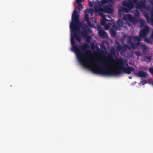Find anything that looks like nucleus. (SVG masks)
Returning <instances> with one entry per match:
<instances>
[{
    "label": "nucleus",
    "instance_id": "obj_1",
    "mask_svg": "<svg viewBox=\"0 0 153 153\" xmlns=\"http://www.w3.org/2000/svg\"><path fill=\"white\" fill-rule=\"evenodd\" d=\"M115 61L119 66L115 70H112L108 68V67L110 66V63L109 61L101 63L100 59H97L96 60L95 66L97 68H92L91 70L95 74L104 75H118L123 73L130 74L132 71L134 70L133 67L129 66L128 63L126 64L127 66L126 68L124 65V62L122 58L117 59Z\"/></svg>",
    "mask_w": 153,
    "mask_h": 153
},
{
    "label": "nucleus",
    "instance_id": "obj_2",
    "mask_svg": "<svg viewBox=\"0 0 153 153\" xmlns=\"http://www.w3.org/2000/svg\"><path fill=\"white\" fill-rule=\"evenodd\" d=\"M78 12L76 9L73 11L72 16V21L70 27L71 30L73 33L74 37L76 40L79 42L81 41L80 35L77 33L78 32L80 33L82 35L86 38V39L90 40V36H88L89 33L91 32V30L86 23L82 24L79 20L80 15L78 13Z\"/></svg>",
    "mask_w": 153,
    "mask_h": 153
},
{
    "label": "nucleus",
    "instance_id": "obj_3",
    "mask_svg": "<svg viewBox=\"0 0 153 153\" xmlns=\"http://www.w3.org/2000/svg\"><path fill=\"white\" fill-rule=\"evenodd\" d=\"M71 34V42L72 47L73 51L76 53V55L79 61L82 64L84 62H90L91 59L88 54L91 53V51L87 50L89 48V46L87 43H85L83 45H79L77 46L75 45V42L73 33Z\"/></svg>",
    "mask_w": 153,
    "mask_h": 153
},
{
    "label": "nucleus",
    "instance_id": "obj_4",
    "mask_svg": "<svg viewBox=\"0 0 153 153\" xmlns=\"http://www.w3.org/2000/svg\"><path fill=\"white\" fill-rule=\"evenodd\" d=\"M134 4L136 5L137 9H144L146 8V0H133Z\"/></svg>",
    "mask_w": 153,
    "mask_h": 153
},
{
    "label": "nucleus",
    "instance_id": "obj_5",
    "mask_svg": "<svg viewBox=\"0 0 153 153\" xmlns=\"http://www.w3.org/2000/svg\"><path fill=\"white\" fill-rule=\"evenodd\" d=\"M117 45L116 46L118 52L120 51L121 53H125L127 48L130 49V47L128 46L126 44H123V46H122L119 42H117Z\"/></svg>",
    "mask_w": 153,
    "mask_h": 153
},
{
    "label": "nucleus",
    "instance_id": "obj_6",
    "mask_svg": "<svg viewBox=\"0 0 153 153\" xmlns=\"http://www.w3.org/2000/svg\"><path fill=\"white\" fill-rule=\"evenodd\" d=\"M149 30V28L147 25H146L144 28L141 29L139 32V36L141 38H145Z\"/></svg>",
    "mask_w": 153,
    "mask_h": 153
},
{
    "label": "nucleus",
    "instance_id": "obj_7",
    "mask_svg": "<svg viewBox=\"0 0 153 153\" xmlns=\"http://www.w3.org/2000/svg\"><path fill=\"white\" fill-rule=\"evenodd\" d=\"M133 0H128L127 1H123L122 4L123 6L127 7L131 10L134 7Z\"/></svg>",
    "mask_w": 153,
    "mask_h": 153
},
{
    "label": "nucleus",
    "instance_id": "obj_8",
    "mask_svg": "<svg viewBox=\"0 0 153 153\" xmlns=\"http://www.w3.org/2000/svg\"><path fill=\"white\" fill-rule=\"evenodd\" d=\"M123 19L124 20H128L134 24H136L138 22V19L136 17H134L131 15L128 14L125 16Z\"/></svg>",
    "mask_w": 153,
    "mask_h": 153
},
{
    "label": "nucleus",
    "instance_id": "obj_9",
    "mask_svg": "<svg viewBox=\"0 0 153 153\" xmlns=\"http://www.w3.org/2000/svg\"><path fill=\"white\" fill-rule=\"evenodd\" d=\"M123 26V21L120 20H118L115 25H114L113 27L116 30H120Z\"/></svg>",
    "mask_w": 153,
    "mask_h": 153
},
{
    "label": "nucleus",
    "instance_id": "obj_10",
    "mask_svg": "<svg viewBox=\"0 0 153 153\" xmlns=\"http://www.w3.org/2000/svg\"><path fill=\"white\" fill-rule=\"evenodd\" d=\"M102 10L103 12L107 13H112L114 10L113 9L110 7L105 6H104L102 9Z\"/></svg>",
    "mask_w": 153,
    "mask_h": 153
},
{
    "label": "nucleus",
    "instance_id": "obj_11",
    "mask_svg": "<svg viewBox=\"0 0 153 153\" xmlns=\"http://www.w3.org/2000/svg\"><path fill=\"white\" fill-rule=\"evenodd\" d=\"M98 33L99 36L102 38H105L108 36L107 33L103 30H99Z\"/></svg>",
    "mask_w": 153,
    "mask_h": 153
},
{
    "label": "nucleus",
    "instance_id": "obj_12",
    "mask_svg": "<svg viewBox=\"0 0 153 153\" xmlns=\"http://www.w3.org/2000/svg\"><path fill=\"white\" fill-rule=\"evenodd\" d=\"M134 74L137 75L140 77H143L144 78L148 76L146 73L141 71L140 70L139 71L138 73H135Z\"/></svg>",
    "mask_w": 153,
    "mask_h": 153
},
{
    "label": "nucleus",
    "instance_id": "obj_13",
    "mask_svg": "<svg viewBox=\"0 0 153 153\" xmlns=\"http://www.w3.org/2000/svg\"><path fill=\"white\" fill-rule=\"evenodd\" d=\"M128 8H127L125 7H122L120 8L118 10V13L119 14H121V13L122 12H129V10H130Z\"/></svg>",
    "mask_w": 153,
    "mask_h": 153
},
{
    "label": "nucleus",
    "instance_id": "obj_14",
    "mask_svg": "<svg viewBox=\"0 0 153 153\" xmlns=\"http://www.w3.org/2000/svg\"><path fill=\"white\" fill-rule=\"evenodd\" d=\"M115 49L113 48H111L110 50V54L108 56L109 58H113V56L115 54Z\"/></svg>",
    "mask_w": 153,
    "mask_h": 153
},
{
    "label": "nucleus",
    "instance_id": "obj_15",
    "mask_svg": "<svg viewBox=\"0 0 153 153\" xmlns=\"http://www.w3.org/2000/svg\"><path fill=\"white\" fill-rule=\"evenodd\" d=\"M114 28H111L110 30V34L112 37H114L116 34V32L115 30H114Z\"/></svg>",
    "mask_w": 153,
    "mask_h": 153
},
{
    "label": "nucleus",
    "instance_id": "obj_16",
    "mask_svg": "<svg viewBox=\"0 0 153 153\" xmlns=\"http://www.w3.org/2000/svg\"><path fill=\"white\" fill-rule=\"evenodd\" d=\"M86 12L89 13L91 15H92L93 13L94 12V10L93 9H87L85 10Z\"/></svg>",
    "mask_w": 153,
    "mask_h": 153
},
{
    "label": "nucleus",
    "instance_id": "obj_17",
    "mask_svg": "<svg viewBox=\"0 0 153 153\" xmlns=\"http://www.w3.org/2000/svg\"><path fill=\"white\" fill-rule=\"evenodd\" d=\"M144 38V40L146 43L151 45L152 44V41L148 38L146 37L145 38Z\"/></svg>",
    "mask_w": 153,
    "mask_h": 153
},
{
    "label": "nucleus",
    "instance_id": "obj_18",
    "mask_svg": "<svg viewBox=\"0 0 153 153\" xmlns=\"http://www.w3.org/2000/svg\"><path fill=\"white\" fill-rule=\"evenodd\" d=\"M107 19L104 17L101 21L100 23L102 25H105L106 24V21H107Z\"/></svg>",
    "mask_w": 153,
    "mask_h": 153
},
{
    "label": "nucleus",
    "instance_id": "obj_19",
    "mask_svg": "<svg viewBox=\"0 0 153 153\" xmlns=\"http://www.w3.org/2000/svg\"><path fill=\"white\" fill-rule=\"evenodd\" d=\"M84 19L85 21H87L89 20V15L88 14L87 12H86L85 10H84Z\"/></svg>",
    "mask_w": 153,
    "mask_h": 153
},
{
    "label": "nucleus",
    "instance_id": "obj_20",
    "mask_svg": "<svg viewBox=\"0 0 153 153\" xmlns=\"http://www.w3.org/2000/svg\"><path fill=\"white\" fill-rule=\"evenodd\" d=\"M135 40L137 41H140L142 40V38L141 37H140L139 36H133Z\"/></svg>",
    "mask_w": 153,
    "mask_h": 153
},
{
    "label": "nucleus",
    "instance_id": "obj_21",
    "mask_svg": "<svg viewBox=\"0 0 153 153\" xmlns=\"http://www.w3.org/2000/svg\"><path fill=\"white\" fill-rule=\"evenodd\" d=\"M128 39L127 42L129 44H131L132 42L133 37L131 36H128Z\"/></svg>",
    "mask_w": 153,
    "mask_h": 153
},
{
    "label": "nucleus",
    "instance_id": "obj_22",
    "mask_svg": "<svg viewBox=\"0 0 153 153\" xmlns=\"http://www.w3.org/2000/svg\"><path fill=\"white\" fill-rule=\"evenodd\" d=\"M146 19L148 22H149V20H150V22L153 25V18H151L150 19L149 18L148 16H146Z\"/></svg>",
    "mask_w": 153,
    "mask_h": 153
},
{
    "label": "nucleus",
    "instance_id": "obj_23",
    "mask_svg": "<svg viewBox=\"0 0 153 153\" xmlns=\"http://www.w3.org/2000/svg\"><path fill=\"white\" fill-rule=\"evenodd\" d=\"M140 27H143L145 26V21L143 19H141L140 22Z\"/></svg>",
    "mask_w": 153,
    "mask_h": 153
},
{
    "label": "nucleus",
    "instance_id": "obj_24",
    "mask_svg": "<svg viewBox=\"0 0 153 153\" xmlns=\"http://www.w3.org/2000/svg\"><path fill=\"white\" fill-rule=\"evenodd\" d=\"M141 46L142 47V51L143 52H144L146 50V46L145 45L142 44L141 45Z\"/></svg>",
    "mask_w": 153,
    "mask_h": 153
},
{
    "label": "nucleus",
    "instance_id": "obj_25",
    "mask_svg": "<svg viewBox=\"0 0 153 153\" xmlns=\"http://www.w3.org/2000/svg\"><path fill=\"white\" fill-rule=\"evenodd\" d=\"M131 46L132 48L133 49H134L135 48L137 47L135 45V44L134 43H132L131 44Z\"/></svg>",
    "mask_w": 153,
    "mask_h": 153
},
{
    "label": "nucleus",
    "instance_id": "obj_26",
    "mask_svg": "<svg viewBox=\"0 0 153 153\" xmlns=\"http://www.w3.org/2000/svg\"><path fill=\"white\" fill-rule=\"evenodd\" d=\"M86 22H87V24H88V25L90 27H93V25L91 24V22L89 21V20H88L87 21H86Z\"/></svg>",
    "mask_w": 153,
    "mask_h": 153
},
{
    "label": "nucleus",
    "instance_id": "obj_27",
    "mask_svg": "<svg viewBox=\"0 0 153 153\" xmlns=\"http://www.w3.org/2000/svg\"><path fill=\"white\" fill-rule=\"evenodd\" d=\"M113 0H102V2L104 3H106L108 2H111Z\"/></svg>",
    "mask_w": 153,
    "mask_h": 153
},
{
    "label": "nucleus",
    "instance_id": "obj_28",
    "mask_svg": "<svg viewBox=\"0 0 153 153\" xmlns=\"http://www.w3.org/2000/svg\"><path fill=\"white\" fill-rule=\"evenodd\" d=\"M134 53L137 56H139L141 55L140 53L138 51H135Z\"/></svg>",
    "mask_w": 153,
    "mask_h": 153
},
{
    "label": "nucleus",
    "instance_id": "obj_29",
    "mask_svg": "<svg viewBox=\"0 0 153 153\" xmlns=\"http://www.w3.org/2000/svg\"><path fill=\"white\" fill-rule=\"evenodd\" d=\"M77 4H78V7L79 9H82L83 8V5L81 4V3Z\"/></svg>",
    "mask_w": 153,
    "mask_h": 153
},
{
    "label": "nucleus",
    "instance_id": "obj_30",
    "mask_svg": "<svg viewBox=\"0 0 153 153\" xmlns=\"http://www.w3.org/2000/svg\"><path fill=\"white\" fill-rule=\"evenodd\" d=\"M149 72L152 74H153V68H149Z\"/></svg>",
    "mask_w": 153,
    "mask_h": 153
},
{
    "label": "nucleus",
    "instance_id": "obj_31",
    "mask_svg": "<svg viewBox=\"0 0 153 153\" xmlns=\"http://www.w3.org/2000/svg\"><path fill=\"white\" fill-rule=\"evenodd\" d=\"M84 0H76V2L77 4L81 3Z\"/></svg>",
    "mask_w": 153,
    "mask_h": 153
},
{
    "label": "nucleus",
    "instance_id": "obj_32",
    "mask_svg": "<svg viewBox=\"0 0 153 153\" xmlns=\"http://www.w3.org/2000/svg\"><path fill=\"white\" fill-rule=\"evenodd\" d=\"M137 47L139 46L140 45V41H137V43H135Z\"/></svg>",
    "mask_w": 153,
    "mask_h": 153
},
{
    "label": "nucleus",
    "instance_id": "obj_33",
    "mask_svg": "<svg viewBox=\"0 0 153 153\" xmlns=\"http://www.w3.org/2000/svg\"><path fill=\"white\" fill-rule=\"evenodd\" d=\"M146 58L149 60V61H151V60L152 59V58L151 56H147L146 57Z\"/></svg>",
    "mask_w": 153,
    "mask_h": 153
},
{
    "label": "nucleus",
    "instance_id": "obj_34",
    "mask_svg": "<svg viewBox=\"0 0 153 153\" xmlns=\"http://www.w3.org/2000/svg\"><path fill=\"white\" fill-rule=\"evenodd\" d=\"M147 82L145 80H143L142 81V83L143 84H146Z\"/></svg>",
    "mask_w": 153,
    "mask_h": 153
},
{
    "label": "nucleus",
    "instance_id": "obj_35",
    "mask_svg": "<svg viewBox=\"0 0 153 153\" xmlns=\"http://www.w3.org/2000/svg\"><path fill=\"white\" fill-rule=\"evenodd\" d=\"M109 27V26L108 25H105V29L106 30L108 29Z\"/></svg>",
    "mask_w": 153,
    "mask_h": 153
},
{
    "label": "nucleus",
    "instance_id": "obj_36",
    "mask_svg": "<svg viewBox=\"0 0 153 153\" xmlns=\"http://www.w3.org/2000/svg\"><path fill=\"white\" fill-rule=\"evenodd\" d=\"M135 16H139V13L138 11H137L135 13Z\"/></svg>",
    "mask_w": 153,
    "mask_h": 153
},
{
    "label": "nucleus",
    "instance_id": "obj_37",
    "mask_svg": "<svg viewBox=\"0 0 153 153\" xmlns=\"http://www.w3.org/2000/svg\"><path fill=\"white\" fill-rule=\"evenodd\" d=\"M151 18H153V10H152L151 13Z\"/></svg>",
    "mask_w": 153,
    "mask_h": 153
},
{
    "label": "nucleus",
    "instance_id": "obj_38",
    "mask_svg": "<svg viewBox=\"0 0 153 153\" xmlns=\"http://www.w3.org/2000/svg\"><path fill=\"white\" fill-rule=\"evenodd\" d=\"M101 48H103L104 49H105V47L104 45V44H102V46H101Z\"/></svg>",
    "mask_w": 153,
    "mask_h": 153
},
{
    "label": "nucleus",
    "instance_id": "obj_39",
    "mask_svg": "<svg viewBox=\"0 0 153 153\" xmlns=\"http://www.w3.org/2000/svg\"><path fill=\"white\" fill-rule=\"evenodd\" d=\"M151 37L152 39L153 38V31L152 32V33L151 35Z\"/></svg>",
    "mask_w": 153,
    "mask_h": 153
},
{
    "label": "nucleus",
    "instance_id": "obj_40",
    "mask_svg": "<svg viewBox=\"0 0 153 153\" xmlns=\"http://www.w3.org/2000/svg\"><path fill=\"white\" fill-rule=\"evenodd\" d=\"M150 4H153V0H151L150 1Z\"/></svg>",
    "mask_w": 153,
    "mask_h": 153
},
{
    "label": "nucleus",
    "instance_id": "obj_41",
    "mask_svg": "<svg viewBox=\"0 0 153 153\" xmlns=\"http://www.w3.org/2000/svg\"><path fill=\"white\" fill-rule=\"evenodd\" d=\"M91 48L92 49H93V46H94V44H92V45H91Z\"/></svg>",
    "mask_w": 153,
    "mask_h": 153
},
{
    "label": "nucleus",
    "instance_id": "obj_42",
    "mask_svg": "<svg viewBox=\"0 0 153 153\" xmlns=\"http://www.w3.org/2000/svg\"><path fill=\"white\" fill-rule=\"evenodd\" d=\"M129 78L130 79L132 78V77L131 76H129Z\"/></svg>",
    "mask_w": 153,
    "mask_h": 153
},
{
    "label": "nucleus",
    "instance_id": "obj_43",
    "mask_svg": "<svg viewBox=\"0 0 153 153\" xmlns=\"http://www.w3.org/2000/svg\"><path fill=\"white\" fill-rule=\"evenodd\" d=\"M151 4L153 6H152V10H153V4Z\"/></svg>",
    "mask_w": 153,
    "mask_h": 153
},
{
    "label": "nucleus",
    "instance_id": "obj_44",
    "mask_svg": "<svg viewBox=\"0 0 153 153\" xmlns=\"http://www.w3.org/2000/svg\"><path fill=\"white\" fill-rule=\"evenodd\" d=\"M99 51H101V50H100V49H99Z\"/></svg>",
    "mask_w": 153,
    "mask_h": 153
},
{
    "label": "nucleus",
    "instance_id": "obj_45",
    "mask_svg": "<svg viewBox=\"0 0 153 153\" xmlns=\"http://www.w3.org/2000/svg\"><path fill=\"white\" fill-rule=\"evenodd\" d=\"M152 85H153V82H152Z\"/></svg>",
    "mask_w": 153,
    "mask_h": 153
},
{
    "label": "nucleus",
    "instance_id": "obj_46",
    "mask_svg": "<svg viewBox=\"0 0 153 153\" xmlns=\"http://www.w3.org/2000/svg\"><path fill=\"white\" fill-rule=\"evenodd\" d=\"M152 39H153V38Z\"/></svg>",
    "mask_w": 153,
    "mask_h": 153
}]
</instances>
